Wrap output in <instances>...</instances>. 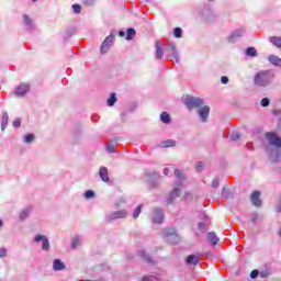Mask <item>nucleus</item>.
Returning <instances> with one entry per match:
<instances>
[{
	"label": "nucleus",
	"instance_id": "25",
	"mask_svg": "<svg viewBox=\"0 0 281 281\" xmlns=\"http://www.w3.org/2000/svg\"><path fill=\"white\" fill-rule=\"evenodd\" d=\"M30 212H32V207L23 209L20 213V220L25 221V218H27V216H30Z\"/></svg>",
	"mask_w": 281,
	"mask_h": 281
},
{
	"label": "nucleus",
	"instance_id": "2",
	"mask_svg": "<svg viewBox=\"0 0 281 281\" xmlns=\"http://www.w3.org/2000/svg\"><path fill=\"white\" fill-rule=\"evenodd\" d=\"M183 103L186 104L187 109H201L203 106L204 102L203 99L199 97H191V95H186L183 97Z\"/></svg>",
	"mask_w": 281,
	"mask_h": 281
},
{
	"label": "nucleus",
	"instance_id": "36",
	"mask_svg": "<svg viewBox=\"0 0 281 281\" xmlns=\"http://www.w3.org/2000/svg\"><path fill=\"white\" fill-rule=\"evenodd\" d=\"M72 10H74L75 14H80L82 7H80V4H74Z\"/></svg>",
	"mask_w": 281,
	"mask_h": 281
},
{
	"label": "nucleus",
	"instance_id": "1",
	"mask_svg": "<svg viewBox=\"0 0 281 281\" xmlns=\"http://www.w3.org/2000/svg\"><path fill=\"white\" fill-rule=\"evenodd\" d=\"M276 78V71L273 70H262L255 75L254 82L256 87H269L273 79Z\"/></svg>",
	"mask_w": 281,
	"mask_h": 281
},
{
	"label": "nucleus",
	"instance_id": "33",
	"mask_svg": "<svg viewBox=\"0 0 281 281\" xmlns=\"http://www.w3.org/2000/svg\"><path fill=\"white\" fill-rule=\"evenodd\" d=\"M139 214H142V205H138L135 211H134V214H133V217L134 218H139Z\"/></svg>",
	"mask_w": 281,
	"mask_h": 281
},
{
	"label": "nucleus",
	"instance_id": "8",
	"mask_svg": "<svg viewBox=\"0 0 281 281\" xmlns=\"http://www.w3.org/2000/svg\"><path fill=\"white\" fill-rule=\"evenodd\" d=\"M126 216H128L126 210L115 211L108 216V221H117V218H126Z\"/></svg>",
	"mask_w": 281,
	"mask_h": 281
},
{
	"label": "nucleus",
	"instance_id": "52",
	"mask_svg": "<svg viewBox=\"0 0 281 281\" xmlns=\"http://www.w3.org/2000/svg\"><path fill=\"white\" fill-rule=\"evenodd\" d=\"M0 227H3V221L0 220Z\"/></svg>",
	"mask_w": 281,
	"mask_h": 281
},
{
	"label": "nucleus",
	"instance_id": "34",
	"mask_svg": "<svg viewBox=\"0 0 281 281\" xmlns=\"http://www.w3.org/2000/svg\"><path fill=\"white\" fill-rule=\"evenodd\" d=\"M94 196H95V192H93L92 190H88L85 192L86 199H93Z\"/></svg>",
	"mask_w": 281,
	"mask_h": 281
},
{
	"label": "nucleus",
	"instance_id": "47",
	"mask_svg": "<svg viewBox=\"0 0 281 281\" xmlns=\"http://www.w3.org/2000/svg\"><path fill=\"white\" fill-rule=\"evenodd\" d=\"M119 36L124 37V36H126V33L124 31H120Z\"/></svg>",
	"mask_w": 281,
	"mask_h": 281
},
{
	"label": "nucleus",
	"instance_id": "38",
	"mask_svg": "<svg viewBox=\"0 0 281 281\" xmlns=\"http://www.w3.org/2000/svg\"><path fill=\"white\" fill-rule=\"evenodd\" d=\"M258 276H260V271H258V270H252L250 272V278H252V280H256V278H258Z\"/></svg>",
	"mask_w": 281,
	"mask_h": 281
},
{
	"label": "nucleus",
	"instance_id": "31",
	"mask_svg": "<svg viewBox=\"0 0 281 281\" xmlns=\"http://www.w3.org/2000/svg\"><path fill=\"white\" fill-rule=\"evenodd\" d=\"M139 256L144 258V260H146L147 262H153L150 256H148L144 250H139Z\"/></svg>",
	"mask_w": 281,
	"mask_h": 281
},
{
	"label": "nucleus",
	"instance_id": "21",
	"mask_svg": "<svg viewBox=\"0 0 281 281\" xmlns=\"http://www.w3.org/2000/svg\"><path fill=\"white\" fill-rule=\"evenodd\" d=\"M9 120H10V116L8 115V112H2L1 131H5V128L8 127Z\"/></svg>",
	"mask_w": 281,
	"mask_h": 281
},
{
	"label": "nucleus",
	"instance_id": "48",
	"mask_svg": "<svg viewBox=\"0 0 281 281\" xmlns=\"http://www.w3.org/2000/svg\"><path fill=\"white\" fill-rule=\"evenodd\" d=\"M260 277L261 278H267V273L266 272H260Z\"/></svg>",
	"mask_w": 281,
	"mask_h": 281
},
{
	"label": "nucleus",
	"instance_id": "19",
	"mask_svg": "<svg viewBox=\"0 0 281 281\" xmlns=\"http://www.w3.org/2000/svg\"><path fill=\"white\" fill-rule=\"evenodd\" d=\"M160 146H161V148H172V147L177 146V140L167 139V140L161 142Z\"/></svg>",
	"mask_w": 281,
	"mask_h": 281
},
{
	"label": "nucleus",
	"instance_id": "44",
	"mask_svg": "<svg viewBox=\"0 0 281 281\" xmlns=\"http://www.w3.org/2000/svg\"><path fill=\"white\" fill-rule=\"evenodd\" d=\"M231 139H232V142H237V139H240V135L233 134V135H231Z\"/></svg>",
	"mask_w": 281,
	"mask_h": 281
},
{
	"label": "nucleus",
	"instance_id": "11",
	"mask_svg": "<svg viewBox=\"0 0 281 281\" xmlns=\"http://www.w3.org/2000/svg\"><path fill=\"white\" fill-rule=\"evenodd\" d=\"M201 262V255H189L186 258V265H193L194 267H196V265H199Z\"/></svg>",
	"mask_w": 281,
	"mask_h": 281
},
{
	"label": "nucleus",
	"instance_id": "46",
	"mask_svg": "<svg viewBox=\"0 0 281 281\" xmlns=\"http://www.w3.org/2000/svg\"><path fill=\"white\" fill-rule=\"evenodd\" d=\"M85 3L86 5H93V0H86Z\"/></svg>",
	"mask_w": 281,
	"mask_h": 281
},
{
	"label": "nucleus",
	"instance_id": "29",
	"mask_svg": "<svg viewBox=\"0 0 281 281\" xmlns=\"http://www.w3.org/2000/svg\"><path fill=\"white\" fill-rule=\"evenodd\" d=\"M115 102H117V98L115 97V93H112L108 99V106H113Z\"/></svg>",
	"mask_w": 281,
	"mask_h": 281
},
{
	"label": "nucleus",
	"instance_id": "22",
	"mask_svg": "<svg viewBox=\"0 0 281 281\" xmlns=\"http://www.w3.org/2000/svg\"><path fill=\"white\" fill-rule=\"evenodd\" d=\"M81 243H82V238H80V236L74 237L71 240V249H78V247H80Z\"/></svg>",
	"mask_w": 281,
	"mask_h": 281
},
{
	"label": "nucleus",
	"instance_id": "20",
	"mask_svg": "<svg viewBox=\"0 0 281 281\" xmlns=\"http://www.w3.org/2000/svg\"><path fill=\"white\" fill-rule=\"evenodd\" d=\"M206 238L209 240V243H211L212 247H214V245H216V243H218V237L216 236V233H209L206 235Z\"/></svg>",
	"mask_w": 281,
	"mask_h": 281
},
{
	"label": "nucleus",
	"instance_id": "27",
	"mask_svg": "<svg viewBox=\"0 0 281 281\" xmlns=\"http://www.w3.org/2000/svg\"><path fill=\"white\" fill-rule=\"evenodd\" d=\"M173 175H175V178L179 179L180 181L186 180V175H183L182 171L179 169H176Z\"/></svg>",
	"mask_w": 281,
	"mask_h": 281
},
{
	"label": "nucleus",
	"instance_id": "10",
	"mask_svg": "<svg viewBox=\"0 0 281 281\" xmlns=\"http://www.w3.org/2000/svg\"><path fill=\"white\" fill-rule=\"evenodd\" d=\"M153 221L154 223L161 225V223H164V210L155 209L153 213Z\"/></svg>",
	"mask_w": 281,
	"mask_h": 281
},
{
	"label": "nucleus",
	"instance_id": "40",
	"mask_svg": "<svg viewBox=\"0 0 281 281\" xmlns=\"http://www.w3.org/2000/svg\"><path fill=\"white\" fill-rule=\"evenodd\" d=\"M12 125L14 126V128H19L21 126V119H15Z\"/></svg>",
	"mask_w": 281,
	"mask_h": 281
},
{
	"label": "nucleus",
	"instance_id": "6",
	"mask_svg": "<svg viewBox=\"0 0 281 281\" xmlns=\"http://www.w3.org/2000/svg\"><path fill=\"white\" fill-rule=\"evenodd\" d=\"M30 91V83L22 82L19 85V87L15 88L14 90V95L18 98H23L25 93Z\"/></svg>",
	"mask_w": 281,
	"mask_h": 281
},
{
	"label": "nucleus",
	"instance_id": "28",
	"mask_svg": "<svg viewBox=\"0 0 281 281\" xmlns=\"http://www.w3.org/2000/svg\"><path fill=\"white\" fill-rule=\"evenodd\" d=\"M246 56H251V57L258 56V52L254 47H248L246 49Z\"/></svg>",
	"mask_w": 281,
	"mask_h": 281
},
{
	"label": "nucleus",
	"instance_id": "15",
	"mask_svg": "<svg viewBox=\"0 0 281 281\" xmlns=\"http://www.w3.org/2000/svg\"><path fill=\"white\" fill-rule=\"evenodd\" d=\"M99 177L102 181H104V183H109V169L106 167H101L99 169Z\"/></svg>",
	"mask_w": 281,
	"mask_h": 281
},
{
	"label": "nucleus",
	"instance_id": "16",
	"mask_svg": "<svg viewBox=\"0 0 281 281\" xmlns=\"http://www.w3.org/2000/svg\"><path fill=\"white\" fill-rule=\"evenodd\" d=\"M54 271H63L65 269V263L60 259H55L53 261Z\"/></svg>",
	"mask_w": 281,
	"mask_h": 281
},
{
	"label": "nucleus",
	"instance_id": "18",
	"mask_svg": "<svg viewBox=\"0 0 281 281\" xmlns=\"http://www.w3.org/2000/svg\"><path fill=\"white\" fill-rule=\"evenodd\" d=\"M268 60L271 65H274L277 67H281V58L278 57L277 55H270L268 57Z\"/></svg>",
	"mask_w": 281,
	"mask_h": 281
},
{
	"label": "nucleus",
	"instance_id": "55",
	"mask_svg": "<svg viewBox=\"0 0 281 281\" xmlns=\"http://www.w3.org/2000/svg\"><path fill=\"white\" fill-rule=\"evenodd\" d=\"M33 1H36V0H33Z\"/></svg>",
	"mask_w": 281,
	"mask_h": 281
},
{
	"label": "nucleus",
	"instance_id": "26",
	"mask_svg": "<svg viewBox=\"0 0 281 281\" xmlns=\"http://www.w3.org/2000/svg\"><path fill=\"white\" fill-rule=\"evenodd\" d=\"M136 34H137V32L135 31V29H127L126 41H133V38H135Z\"/></svg>",
	"mask_w": 281,
	"mask_h": 281
},
{
	"label": "nucleus",
	"instance_id": "7",
	"mask_svg": "<svg viewBox=\"0 0 281 281\" xmlns=\"http://www.w3.org/2000/svg\"><path fill=\"white\" fill-rule=\"evenodd\" d=\"M42 241V249L44 251H49V239H47L44 235H35L34 243H41Z\"/></svg>",
	"mask_w": 281,
	"mask_h": 281
},
{
	"label": "nucleus",
	"instance_id": "42",
	"mask_svg": "<svg viewBox=\"0 0 281 281\" xmlns=\"http://www.w3.org/2000/svg\"><path fill=\"white\" fill-rule=\"evenodd\" d=\"M218 183H220L218 178H214L212 181V188H215V189L218 188Z\"/></svg>",
	"mask_w": 281,
	"mask_h": 281
},
{
	"label": "nucleus",
	"instance_id": "4",
	"mask_svg": "<svg viewBox=\"0 0 281 281\" xmlns=\"http://www.w3.org/2000/svg\"><path fill=\"white\" fill-rule=\"evenodd\" d=\"M113 41H115V34L111 33L102 43L100 53L106 54L109 49H111V45H113Z\"/></svg>",
	"mask_w": 281,
	"mask_h": 281
},
{
	"label": "nucleus",
	"instance_id": "12",
	"mask_svg": "<svg viewBox=\"0 0 281 281\" xmlns=\"http://www.w3.org/2000/svg\"><path fill=\"white\" fill-rule=\"evenodd\" d=\"M245 34V30L238 29L228 36V43H236L237 38H240Z\"/></svg>",
	"mask_w": 281,
	"mask_h": 281
},
{
	"label": "nucleus",
	"instance_id": "35",
	"mask_svg": "<svg viewBox=\"0 0 281 281\" xmlns=\"http://www.w3.org/2000/svg\"><path fill=\"white\" fill-rule=\"evenodd\" d=\"M23 19H24L25 25H27L29 27H32V19H30L29 15H23Z\"/></svg>",
	"mask_w": 281,
	"mask_h": 281
},
{
	"label": "nucleus",
	"instance_id": "24",
	"mask_svg": "<svg viewBox=\"0 0 281 281\" xmlns=\"http://www.w3.org/2000/svg\"><path fill=\"white\" fill-rule=\"evenodd\" d=\"M160 121L162 122V124H170V122H172V120L170 119V114H168L167 112H162L160 114Z\"/></svg>",
	"mask_w": 281,
	"mask_h": 281
},
{
	"label": "nucleus",
	"instance_id": "43",
	"mask_svg": "<svg viewBox=\"0 0 281 281\" xmlns=\"http://www.w3.org/2000/svg\"><path fill=\"white\" fill-rule=\"evenodd\" d=\"M221 82H222V85H227V82H229V78H227V76H223L221 78Z\"/></svg>",
	"mask_w": 281,
	"mask_h": 281
},
{
	"label": "nucleus",
	"instance_id": "32",
	"mask_svg": "<svg viewBox=\"0 0 281 281\" xmlns=\"http://www.w3.org/2000/svg\"><path fill=\"white\" fill-rule=\"evenodd\" d=\"M173 36H175L176 38H181V36H182L181 27H176V29L173 30Z\"/></svg>",
	"mask_w": 281,
	"mask_h": 281
},
{
	"label": "nucleus",
	"instance_id": "23",
	"mask_svg": "<svg viewBox=\"0 0 281 281\" xmlns=\"http://www.w3.org/2000/svg\"><path fill=\"white\" fill-rule=\"evenodd\" d=\"M270 43H272V45H274V47H278L279 49H281V37L280 36H271L269 38Z\"/></svg>",
	"mask_w": 281,
	"mask_h": 281
},
{
	"label": "nucleus",
	"instance_id": "53",
	"mask_svg": "<svg viewBox=\"0 0 281 281\" xmlns=\"http://www.w3.org/2000/svg\"><path fill=\"white\" fill-rule=\"evenodd\" d=\"M198 225H199V227H203V223H199Z\"/></svg>",
	"mask_w": 281,
	"mask_h": 281
},
{
	"label": "nucleus",
	"instance_id": "13",
	"mask_svg": "<svg viewBox=\"0 0 281 281\" xmlns=\"http://www.w3.org/2000/svg\"><path fill=\"white\" fill-rule=\"evenodd\" d=\"M250 199L252 205H256V207H260V205H262V201H260V191H254Z\"/></svg>",
	"mask_w": 281,
	"mask_h": 281
},
{
	"label": "nucleus",
	"instance_id": "17",
	"mask_svg": "<svg viewBox=\"0 0 281 281\" xmlns=\"http://www.w3.org/2000/svg\"><path fill=\"white\" fill-rule=\"evenodd\" d=\"M156 47V58L160 59L164 57V48H161V42L157 41L155 44Z\"/></svg>",
	"mask_w": 281,
	"mask_h": 281
},
{
	"label": "nucleus",
	"instance_id": "50",
	"mask_svg": "<svg viewBox=\"0 0 281 281\" xmlns=\"http://www.w3.org/2000/svg\"><path fill=\"white\" fill-rule=\"evenodd\" d=\"M196 169H198V170H203V167H202L201 165H198V166H196Z\"/></svg>",
	"mask_w": 281,
	"mask_h": 281
},
{
	"label": "nucleus",
	"instance_id": "14",
	"mask_svg": "<svg viewBox=\"0 0 281 281\" xmlns=\"http://www.w3.org/2000/svg\"><path fill=\"white\" fill-rule=\"evenodd\" d=\"M167 52L171 54V57L175 58L176 63H179V55L177 54V45L175 43H169Z\"/></svg>",
	"mask_w": 281,
	"mask_h": 281
},
{
	"label": "nucleus",
	"instance_id": "5",
	"mask_svg": "<svg viewBox=\"0 0 281 281\" xmlns=\"http://www.w3.org/2000/svg\"><path fill=\"white\" fill-rule=\"evenodd\" d=\"M181 196V184L173 188L171 192L167 195V203L170 205V203H175L176 199H179Z\"/></svg>",
	"mask_w": 281,
	"mask_h": 281
},
{
	"label": "nucleus",
	"instance_id": "51",
	"mask_svg": "<svg viewBox=\"0 0 281 281\" xmlns=\"http://www.w3.org/2000/svg\"><path fill=\"white\" fill-rule=\"evenodd\" d=\"M115 206H116V207H120V202H115Z\"/></svg>",
	"mask_w": 281,
	"mask_h": 281
},
{
	"label": "nucleus",
	"instance_id": "37",
	"mask_svg": "<svg viewBox=\"0 0 281 281\" xmlns=\"http://www.w3.org/2000/svg\"><path fill=\"white\" fill-rule=\"evenodd\" d=\"M8 256V249L5 247L0 248V258H5Z\"/></svg>",
	"mask_w": 281,
	"mask_h": 281
},
{
	"label": "nucleus",
	"instance_id": "54",
	"mask_svg": "<svg viewBox=\"0 0 281 281\" xmlns=\"http://www.w3.org/2000/svg\"><path fill=\"white\" fill-rule=\"evenodd\" d=\"M209 1H214V0H209Z\"/></svg>",
	"mask_w": 281,
	"mask_h": 281
},
{
	"label": "nucleus",
	"instance_id": "45",
	"mask_svg": "<svg viewBox=\"0 0 281 281\" xmlns=\"http://www.w3.org/2000/svg\"><path fill=\"white\" fill-rule=\"evenodd\" d=\"M106 150H108V153H115V146L108 145Z\"/></svg>",
	"mask_w": 281,
	"mask_h": 281
},
{
	"label": "nucleus",
	"instance_id": "9",
	"mask_svg": "<svg viewBox=\"0 0 281 281\" xmlns=\"http://www.w3.org/2000/svg\"><path fill=\"white\" fill-rule=\"evenodd\" d=\"M198 115L201 119V122H207V119L210 117V108L207 105H204L198 110Z\"/></svg>",
	"mask_w": 281,
	"mask_h": 281
},
{
	"label": "nucleus",
	"instance_id": "49",
	"mask_svg": "<svg viewBox=\"0 0 281 281\" xmlns=\"http://www.w3.org/2000/svg\"><path fill=\"white\" fill-rule=\"evenodd\" d=\"M168 172H170V170H168V168L164 169V175H168Z\"/></svg>",
	"mask_w": 281,
	"mask_h": 281
},
{
	"label": "nucleus",
	"instance_id": "30",
	"mask_svg": "<svg viewBox=\"0 0 281 281\" xmlns=\"http://www.w3.org/2000/svg\"><path fill=\"white\" fill-rule=\"evenodd\" d=\"M34 139H35L34 134H27V135L24 136V143L25 144H32V142H34Z\"/></svg>",
	"mask_w": 281,
	"mask_h": 281
},
{
	"label": "nucleus",
	"instance_id": "3",
	"mask_svg": "<svg viewBox=\"0 0 281 281\" xmlns=\"http://www.w3.org/2000/svg\"><path fill=\"white\" fill-rule=\"evenodd\" d=\"M164 238L169 245H177L181 239L175 228H167L164 231Z\"/></svg>",
	"mask_w": 281,
	"mask_h": 281
},
{
	"label": "nucleus",
	"instance_id": "39",
	"mask_svg": "<svg viewBox=\"0 0 281 281\" xmlns=\"http://www.w3.org/2000/svg\"><path fill=\"white\" fill-rule=\"evenodd\" d=\"M270 102L269 98H263L261 100V106H269Z\"/></svg>",
	"mask_w": 281,
	"mask_h": 281
},
{
	"label": "nucleus",
	"instance_id": "41",
	"mask_svg": "<svg viewBox=\"0 0 281 281\" xmlns=\"http://www.w3.org/2000/svg\"><path fill=\"white\" fill-rule=\"evenodd\" d=\"M222 195L224 196V199H229V196H231L229 192L225 188H223Z\"/></svg>",
	"mask_w": 281,
	"mask_h": 281
}]
</instances>
